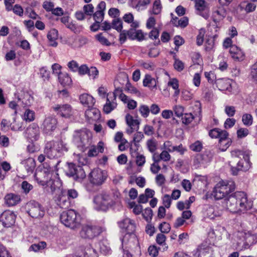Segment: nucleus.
<instances>
[{"label": "nucleus", "mask_w": 257, "mask_h": 257, "mask_svg": "<svg viewBox=\"0 0 257 257\" xmlns=\"http://www.w3.org/2000/svg\"><path fill=\"white\" fill-rule=\"evenodd\" d=\"M227 209L233 213H244L250 210L253 205L251 200H248L246 194L238 191L230 195L226 200Z\"/></svg>", "instance_id": "nucleus-1"}, {"label": "nucleus", "mask_w": 257, "mask_h": 257, "mask_svg": "<svg viewBox=\"0 0 257 257\" xmlns=\"http://www.w3.org/2000/svg\"><path fill=\"white\" fill-rule=\"evenodd\" d=\"M231 155L232 158L230 162L231 171L233 175H237L239 171L245 172L249 169L251 163L248 154L235 150L231 152Z\"/></svg>", "instance_id": "nucleus-2"}, {"label": "nucleus", "mask_w": 257, "mask_h": 257, "mask_svg": "<svg viewBox=\"0 0 257 257\" xmlns=\"http://www.w3.org/2000/svg\"><path fill=\"white\" fill-rule=\"evenodd\" d=\"M235 184L232 180L220 181L214 187L212 195L216 200H220L234 191Z\"/></svg>", "instance_id": "nucleus-3"}, {"label": "nucleus", "mask_w": 257, "mask_h": 257, "mask_svg": "<svg viewBox=\"0 0 257 257\" xmlns=\"http://www.w3.org/2000/svg\"><path fill=\"white\" fill-rule=\"evenodd\" d=\"M68 150L67 145L62 141H50L46 144L44 153L48 158L53 159L60 157L62 152H67Z\"/></svg>", "instance_id": "nucleus-4"}, {"label": "nucleus", "mask_w": 257, "mask_h": 257, "mask_svg": "<svg viewBox=\"0 0 257 257\" xmlns=\"http://www.w3.org/2000/svg\"><path fill=\"white\" fill-rule=\"evenodd\" d=\"M60 219L65 226L73 229L79 227L81 223L80 215L73 209L63 211L60 216Z\"/></svg>", "instance_id": "nucleus-5"}, {"label": "nucleus", "mask_w": 257, "mask_h": 257, "mask_svg": "<svg viewBox=\"0 0 257 257\" xmlns=\"http://www.w3.org/2000/svg\"><path fill=\"white\" fill-rule=\"evenodd\" d=\"M91 134L86 129L78 130L74 131L73 135V142L79 148L83 150L89 145Z\"/></svg>", "instance_id": "nucleus-6"}, {"label": "nucleus", "mask_w": 257, "mask_h": 257, "mask_svg": "<svg viewBox=\"0 0 257 257\" xmlns=\"http://www.w3.org/2000/svg\"><path fill=\"white\" fill-rule=\"evenodd\" d=\"M93 202L96 204L98 210L106 211L112 205V199L110 193L102 191L94 196Z\"/></svg>", "instance_id": "nucleus-7"}, {"label": "nucleus", "mask_w": 257, "mask_h": 257, "mask_svg": "<svg viewBox=\"0 0 257 257\" xmlns=\"http://www.w3.org/2000/svg\"><path fill=\"white\" fill-rule=\"evenodd\" d=\"M26 211L32 218L40 219L43 217L45 211L42 205L35 201H31L26 205Z\"/></svg>", "instance_id": "nucleus-8"}, {"label": "nucleus", "mask_w": 257, "mask_h": 257, "mask_svg": "<svg viewBox=\"0 0 257 257\" xmlns=\"http://www.w3.org/2000/svg\"><path fill=\"white\" fill-rule=\"evenodd\" d=\"M65 174L67 176L72 177L77 181H81L86 177V174L82 167L73 163H68Z\"/></svg>", "instance_id": "nucleus-9"}, {"label": "nucleus", "mask_w": 257, "mask_h": 257, "mask_svg": "<svg viewBox=\"0 0 257 257\" xmlns=\"http://www.w3.org/2000/svg\"><path fill=\"white\" fill-rule=\"evenodd\" d=\"M101 232L102 229L99 226L86 224L82 226L80 234L83 238L93 239Z\"/></svg>", "instance_id": "nucleus-10"}, {"label": "nucleus", "mask_w": 257, "mask_h": 257, "mask_svg": "<svg viewBox=\"0 0 257 257\" xmlns=\"http://www.w3.org/2000/svg\"><path fill=\"white\" fill-rule=\"evenodd\" d=\"M107 177L106 172L100 169L93 170L89 175L90 182L96 186H99L104 183Z\"/></svg>", "instance_id": "nucleus-11"}, {"label": "nucleus", "mask_w": 257, "mask_h": 257, "mask_svg": "<svg viewBox=\"0 0 257 257\" xmlns=\"http://www.w3.org/2000/svg\"><path fill=\"white\" fill-rule=\"evenodd\" d=\"M121 91L118 88L115 89L112 93H109L107 95L106 102L103 106V111L106 114H109L117 106L116 97L117 92Z\"/></svg>", "instance_id": "nucleus-12"}, {"label": "nucleus", "mask_w": 257, "mask_h": 257, "mask_svg": "<svg viewBox=\"0 0 257 257\" xmlns=\"http://www.w3.org/2000/svg\"><path fill=\"white\" fill-rule=\"evenodd\" d=\"M16 215L14 212L6 210L0 216V222L6 228L12 227L15 223Z\"/></svg>", "instance_id": "nucleus-13"}, {"label": "nucleus", "mask_w": 257, "mask_h": 257, "mask_svg": "<svg viewBox=\"0 0 257 257\" xmlns=\"http://www.w3.org/2000/svg\"><path fill=\"white\" fill-rule=\"evenodd\" d=\"M57 125V119L54 117L49 116L44 120L41 125V128L44 133L51 134L56 128Z\"/></svg>", "instance_id": "nucleus-14"}, {"label": "nucleus", "mask_w": 257, "mask_h": 257, "mask_svg": "<svg viewBox=\"0 0 257 257\" xmlns=\"http://www.w3.org/2000/svg\"><path fill=\"white\" fill-rule=\"evenodd\" d=\"M53 110L58 115L65 118H69L72 115V108L70 104H55Z\"/></svg>", "instance_id": "nucleus-15"}, {"label": "nucleus", "mask_w": 257, "mask_h": 257, "mask_svg": "<svg viewBox=\"0 0 257 257\" xmlns=\"http://www.w3.org/2000/svg\"><path fill=\"white\" fill-rule=\"evenodd\" d=\"M26 137L32 141L38 140L40 135V131L38 124L33 123L30 125L26 130Z\"/></svg>", "instance_id": "nucleus-16"}, {"label": "nucleus", "mask_w": 257, "mask_h": 257, "mask_svg": "<svg viewBox=\"0 0 257 257\" xmlns=\"http://www.w3.org/2000/svg\"><path fill=\"white\" fill-rule=\"evenodd\" d=\"M120 228L125 229L128 234L133 233L136 229L135 221L128 218H125L118 222Z\"/></svg>", "instance_id": "nucleus-17"}, {"label": "nucleus", "mask_w": 257, "mask_h": 257, "mask_svg": "<svg viewBox=\"0 0 257 257\" xmlns=\"http://www.w3.org/2000/svg\"><path fill=\"white\" fill-rule=\"evenodd\" d=\"M212 251L210 246L206 244H202L194 251V255L195 257H209L212 254Z\"/></svg>", "instance_id": "nucleus-18"}, {"label": "nucleus", "mask_w": 257, "mask_h": 257, "mask_svg": "<svg viewBox=\"0 0 257 257\" xmlns=\"http://www.w3.org/2000/svg\"><path fill=\"white\" fill-rule=\"evenodd\" d=\"M18 100L21 106L26 107L32 104L33 97L28 92L23 91L18 96Z\"/></svg>", "instance_id": "nucleus-19"}, {"label": "nucleus", "mask_w": 257, "mask_h": 257, "mask_svg": "<svg viewBox=\"0 0 257 257\" xmlns=\"http://www.w3.org/2000/svg\"><path fill=\"white\" fill-rule=\"evenodd\" d=\"M5 204L9 206H14L19 204L21 200V197L19 195L10 193L7 194L4 198Z\"/></svg>", "instance_id": "nucleus-20"}, {"label": "nucleus", "mask_w": 257, "mask_h": 257, "mask_svg": "<svg viewBox=\"0 0 257 257\" xmlns=\"http://www.w3.org/2000/svg\"><path fill=\"white\" fill-rule=\"evenodd\" d=\"M21 163L24 166L28 175L32 174L34 172L36 168V162L34 158H28L22 160Z\"/></svg>", "instance_id": "nucleus-21"}, {"label": "nucleus", "mask_w": 257, "mask_h": 257, "mask_svg": "<svg viewBox=\"0 0 257 257\" xmlns=\"http://www.w3.org/2000/svg\"><path fill=\"white\" fill-rule=\"evenodd\" d=\"M85 115L89 121H96L100 118V113L98 109L92 106L85 111Z\"/></svg>", "instance_id": "nucleus-22"}, {"label": "nucleus", "mask_w": 257, "mask_h": 257, "mask_svg": "<svg viewBox=\"0 0 257 257\" xmlns=\"http://www.w3.org/2000/svg\"><path fill=\"white\" fill-rule=\"evenodd\" d=\"M125 121L126 124L130 127L131 133L139 129L140 122L139 120L134 119L131 114L128 113L125 115Z\"/></svg>", "instance_id": "nucleus-23"}, {"label": "nucleus", "mask_w": 257, "mask_h": 257, "mask_svg": "<svg viewBox=\"0 0 257 257\" xmlns=\"http://www.w3.org/2000/svg\"><path fill=\"white\" fill-rule=\"evenodd\" d=\"M80 102L88 108L92 107L95 103V99L91 96L88 94H81L79 97Z\"/></svg>", "instance_id": "nucleus-24"}, {"label": "nucleus", "mask_w": 257, "mask_h": 257, "mask_svg": "<svg viewBox=\"0 0 257 257\" xmlns=\"http://www.w3.org/2000/svg\"><path fill=\"white\" fill-rule=\"evenodd\" d=\"M47 38L49 40V45L52 47H56L58 43L56 40L58 39V32L55 29L51 30L47 34Z\"/></svg>", "instance_id": "nucleus-25"}, {"label": "nucleus", "mask_w": 257, "mask_h": 257, "mask_svg": "<svg viewBox=\"0 0 257 257\" xmlns=\"http://www.w3.org/2000/svg\"><path fill=\"white\" fill-rule=\"evenodd\" d=\"M257 237L255 234L247 233L244 236L243 246L245 249L248 248L256 242Z\"/></svg>", "instance_id": "nucleus-26"}, {"label": "nucleus", "mask_w": 257, "mask_h": 257, "mask_svg": "<svg viewBox=\"0 0 257 257\" xmlns=\"http://www.w3.org/2000/svg\"><path fill=\"white\" fill-rule=\"evenodd\" d=\"M59 83L64 87L70 86L72 83L71 77L66 73L60 74L58 76Z\"/></svg>", "instance_id": "nucleus-27"}, {"label": "nucleus", "mask_w": 257, "mask_h": 257, "mask_svg": "<svg viewBox=\"0 0 257 257\" xmlns=\"http://www.w3.org/2000/svg\"><path fill=\"white\" fill-rule=\"evenodd\" d=\"M213 155L210 151H205L203 154L199 155L198 160L200 161L201 164H206L210 162L212 159Z\"/></svg>", "instance_id": "nucleus-28"}, {"label": "nucleus", "mask_w": 257, "mask_h": 257, "mask_svg": "<svg viewBox=\"0 0 257 257\" xmlns=\"http://www.w3.org/2000/svg\"><path fill=\"white\" fill-rule=\"evenodd\" d=\"M150 3V0H142L140 1L138 3L137 2L134 3V1L131 3V6L135 8L137 11L144 10L146 8V6Z\"/></svg>", "instance_id": "nucleus-29"}, {"label": "nucleus", "mask_w": 257, "mask_h": 257, "mask_svg": "<svg viewBox=\"0 0 257 257\" xmlns=\"http://www.w3.org/2000/svg\"><path fill=\"white\" fill-rule=\"evenodd\" d=\"M231 143L232 140L230 138L222 140L221 141H219L218 147L221 151L224 152L229 148Z\"/></svg>", "instance_id": "nucleus-30"}, {"label": "nucleus", "mask_w": 257, "mask_h": 257, "mask_svg": "<svg viewBox=\"0 0 257 257\" xmlns=\"http://www.w3.org/2000/svg\"><path fill=\"white\" fill-rule=\"evenodd\" d=\"M146 145L148 150L152 153H154L157 149V142L154 138L148 140Z\"/></svg>", "instance_id": "nucleus-31"}, {"label": "nucleus", "mask_w": 257, "mask_h": 257, "mask_svg": "<svg viewBox=\"0 0 257 257\" xmlns=\"http://www.w3.org/2000/svg\"><path fill=\"white\" fill-rule=\"evenodd\" d=\"M173 23L176 26H180L181 28H185L188 24V19L185 17H183L180 19L176 18L175 19L173 20Z\"/></svg>", "instance_id": "nucleus-32"}, {"label": "nucleus", "mask_w": 257, "mask_h": 257, "mask_svg": "<svg viewBox=\"0 0 257 257\" xmlns=\"http://www.w3.org/2000/svg\"><path fill=\"white\" fill-rule=\"evenodd\" d=\"M70 205L69 199L67 198L64 195H62L60 197L59 200V205L60 207L63 209L68 208Z\"/></svg>", "instance_id": "nucleus-33"}, {"label": "nucleus", "mask_w": 257, "mask_h": 257, "mask_svg": "<svg viewBox=\"0 0 257 257\" xmlns=\"http://www.w3.org/2000/svg\"><path fill=\"white\" fill-rule=\"evenodd\" d=\"M168 84L175 90L174 95L177 96L180 93L178 80L176 78H173L168 82Z\"/></svg>", "instance_id": "nucleus-34"}, {"label": "nucleus", "mask_w": 257, "mask_h": 257, "mask_svg": "<svg viewBox=\"0 0 257 257\" xmlns=\"http://www.w3.org/2000/svg\"><path fill=\"white\" fill-rule=\"evenodd\" d=\"M112 28L117 32H121L122 29V22L119 18L114 19L111 23Z\"/></svg>", "instance_id": "nucleus-35"}, {"label": "nucleus", "mask_w": 257, "mask_h": 257, "mask_svg": "<svg viewBox=\"0 0 257 257\" xmlns=\"http://www.w3.org/2000/svg\"><path fill=\"white\" fill-rule=\"evenodd\" d=\"M96 40L99 42L101 45L104 46H110V43L109 41L103 36L102 33H100L95 36Z\"/></svg>", "instance_id": "nucleus-36"}, {"label": "nucleus", "mask_w": 257, "mask_h": 257, "mask_svg": "<svg viewBox=\"0 0 257 257\" xmlns=\"http://www.w3.org/2000/svg\"><path fill=\"white\" fill-rule=\"evenodd\" d=\"M242 121L244 125L247 126L252 125L253 122V118L250 114L245 113L242 116Z\"/></svg>", "instance_id": "nucleus-37"}, {"label": "nucleus", "mask_w": 257, "mask_h": 257, "mask_svg": "<svg viewBox=\"0 0 257 257\" xmlns=\"http://www.w3.org/2000/svg\"><path fill=\"white\" fill-rule=\"evenodd\" d=\"M143 85L144 86H155L156 85L155 79L150 75H146L143 80Z\"/></svg>", "instance_id": "nucleus-38"}, {"label": "nucleus", "mask_w": 257, "mask_h": 257, "mask_svg": "<svg viewBox=\"0 0 257 257\" xmlns=\"http://www.w3.org/2000/svg\"><path fill=\"white\" fill-rule=\"evenodd\" d=\"M161 10L162 6L160 1L156 0L153 4L152 13L154 15H158L161 13Z\"/></svg>", "instance_id": "nucleus-39"}, {"label": "nucleus", "mask_w": 257, "mask_h": 257, "mask_svg": "<svg viewBox=\"0 0 257 257\" xmlns=\"http://www.w3.org/2000/svg\"><path fill=\"white\" fill-rule=\"evenodd\" d=\"M60 184V183L58 180L54 181L50 180L47 183V185L48 187H50L52 193L59 188V185Z\"/></svg>", "instance_id": "nucleus-40"}, {"label": "nucleus", "mask_w": 257, "mask_h": 257, "mask_svg": "<svg viewBox=\"0 0 257 257\" xmlns=\"http://www.w3.org/2000/svg\"><path fill=\"white\" fill-rule=\"evenodd\" d=\"M46 246V243L44 241H41L39 242L38 244H32L29 249L33 250L34 251H37L40 249H44Z\"/></svg>", "instance_id": "nucleus-41"}, {"label": "nucleus", "mask_w": 257, "mask_h": 257, "mask_svg": "<svg viewBox=\"0 0 257 257\" xmlns=\"http://www.w3.org/2000/svg\"><path fill=\"white\" fill-rule=\"evenodd\" d=\"M182 116L183 123L186 125L190 123L195 118V116L191 113H185Z\"/></svg>", "instance_id": "nucleus-42"}, {"label": "nucleus", "mask_w": 257, "mask_h": 257, "mask_svg": "<svg viewBox=\"0 0 257 257\" xmlns=\"http://www.w3.org/2000/svg\"><path fill=\"white\" fill-rule=\"evenodd\" d=\"M35 119V112L29 109H27L24 114V119L26 121H32Z\"/></svg>", "instance_id": "nucleus-43"}, {"label": "nucleus", "mask_w": 257, "mask_h": 257, "mask_svg": "<svg viewBox=\"0 0 257 257\" xmlns=\"http://www.w3.org/2000/svg\"><path fill=\"white\" fill-rule=\"evenodd\" d=\"M92 15L95 22L101 23L104 19V13L101 12V11H96Z\"/></svg>", "instance_id": "nucleus-44"}, {"label": "nucleus", "mask_w": 257, "mask_h": 257, "mask_svg": "<svg viewBox=\"0 0 257 257\" xmlns=\"http://www.w3.org/2000/svg\"><path fill=\"white\" fill-rule=\"evenodd\" d=\"M144 136L142 132H138L134 135L133 138V143L136 147H139V142L144 138Z\"/></svg>", "instance_id": "nucleus-45"}, {"label": "nucleus", "mask_w": 257, "mask_h": 257, "mask_svg": "<svg viewBox=\"0 0 257 257\" xmlns=\"http://www.w3.org/2000/svg\"><path fill=\"white\" fill-rule=\"evenodd\" d=\"M217 212H215V209L212 206L209 207L206 210V216L207 217L210 219H213L214 218L218 216Z\"/></svg>", "instance_id": "nucleus-46"}, {"label": "nucleus", "mask_w": 257, "mask_h": 257, "mask_svg": "<svg viewBox=\"0 0 257 257\" xmlns=\"http://www.w3.org/2000/svg\"><path fill=\"white\" fill-rule=\"evenodd\" d=\"M142 215L146 221H149L152 218L153 215V210L150 208H147L143 212Z\"/></svg>", "instance_id": "nucleus-47"}, {"label": "nucleus", "mask_w": 257, "mask_h": 257, "mask_svg": "<svg viewBox=\"0 0 257 257\" xmlns=\"http://www.w3.org/2000/svg\"><path fill=\"white\" fill-rule=\"evenodd\" d=\"M195 8L199 12L203 11L206 8L205 2L204 0H195Z\"/></svg>", "instance_id": "nucleus-48"}, {"label": "nucleus", "mask_w": 257, "mask_h": 257, "mask_svg": "<svg viewBox=\"0 0 257 257\" xmlns=\"http://www.w3.org/2000/svg\"><path fill=\"white\" fill-rule=\"evenodd\" d=\"M83 10L86 15L92 16L94 12V7L92 4L85 5L84 6Z\"/></svg>", "instance_id": "nucleus-49"}, {"label": "nucleus", "mask_w": 257, "mask_h": 257, "mask_svg": "<svg viewBox=\"0 0 257 257\" xmlns=\"http://www.w3.org/2000/svg\"><path fill=\"white\" fill-rule=\"evenodd\" d=\"M190 149L194 152H200L202 149V143L199 141H196L190 146Z\"/></svg>", "instance_id": "nucleus-50"}, {"label": "nucleus", "mask_w": 257, "mask_h": 257, "mask_svg": "<svg viewBox=\"0 0 257 257\" xmlns=\"http://www.w3.org/2000/svg\"><path fill=\"white\" fill-rule=\"evenodd\" d=\"M139 111L144 117H147L150 113V108L146 105H142L139 108Z\"/></svg>", "instance_id": "nucleus-51"}, {"label": "nucleus", "mask_w": 257, "mask_h": 257, "mask_svg": "<svg viewBox=\"0 0 257 257\" xmlns=\"http://www.w3.org/2000/svg\"><path fill=\"white\" fill-rule=\"evenodd\" d=\"M174 68L179 72L182 71L184 68V63L178 59H175Z\"/></svg>", "instance_id": "nucleus-52"}, {"label": "nucleus", "mask_w": 257, "mask_h": 257, "mask_svg": "<svg viewBox=\"0 0 257 257\" xmlns=\"http://www.w3.org/2000/svg\"><path fill=\"white\" fill-rule=\"evenodd\" d=\"M159 229L162 233H168L171 229V226L170 225L166 222H163V223H161L159 226Z\"/></svg>", "instance_id": "nucleus-53"}, {"label": "nucleus", "mask_w": 257, "mask_h": 257, "mask_svg": "<svg viewBox=\"0 0 257 257\" xmlns=\"http://www.w3.org/2000/svg\"><path fill=\"white\" fill-rule=\"evenodd\" d=\"M236 134L238 138L242 139L249 134V131L246 128H240L237 131Z\"/></svg>", "instance_id": "nucleus-54"}, {"label": "nucleus", "mask_w": 257, "mask_h": 257, "mask_svg": "<svg viewBox=\"0 0 257 257\" xmlns=\"http://www.w3.org/2000/svg\"><path fill=\"white\" fill-rule=\"evenodd\" d=\"M22 188L25 194H28L33 188V186L27 181H24L21 184Z\"/></svg>", "instance_id": "nucleus-55"}, {"label": "nucleus", "mask_w": 257, "mask_h": 257, "mask_svg": "<svg viewBox=\"0 0 257 257\" xmlns=\"http://www.w3.org/2000/svg\"><path fill=\"white\" fill-rule=\"evenodd\" d=\"M174 111L176 115L178 117L183 116L184 109V107L181 105H176L173 108Z\"/></svg>", "instance_id": "nucleus-56"}, {"label": "nucleus", "mask_w": 257, "mask_h": 257, "mask_svg": "<svg viewBox=\"0 0 257 257\" xmlns=\"http://www.w3.org/2000/svg\"><path fill=\"white\" fill-rule=\"evenodd\" d=\"M155 181L158 186H161L165 184L166 180L165 176L163 174H159L156 176Z\"/></svg>", "instance_id": "nucleus-57"}, {"label": "nucleus", "mask_w": 257, "mask_h": 257, "mask_svg": "<svg viewBox=\"0 0 257 257\" xmlns=\"http://www.w3.org/2000/svg\"><path fill=\"white\" fill-rule=\"evenodd\" d=\"M225 112L229 117L234 116L235 113V108L233 106H226L225 108Z\"/></svg>", "instance_id": "nucleus-58"}, {"label": "nucleus", "mask_w": 257, "mask_h": 257, "mask_svg": "<svg viewBox=\"0 0 257 257\" xmlns=\"http://www.w3.org/2000/svg\"><path fill=\"white\" fill-rule=\"evenodd\" d=\"M54 7L53 2L46 1L43 3V8L47 12L52 11Z\"/></svg>", "instance_id": "nucleus-59"}, {"label": "nucleus", "mask_w": 257, "mask_h": 257, "mask_svg": "<svg viewBox=\"0 0 257 257\" xmlns=\"http://www.w3.org/2000/svg\"><path fill=\"white\" fill-rule=\"evenodd\" d=\"M181 185L185 191L189 192L191 190L192 184L189 180L187 179L183 180L181 182Z\"/></svg>", "instance_id": "nucleus-60"}, {"label": "nucleus", "mask_w": 257, "mask_h": 257, "mask_svg": "<svg viewBox=\"0 0 257 257\" xmlns=\"http://www.w3.org/2000/svg\"><path fill=\"white\" fill-rule=\"evenodd\" d=\"M67 66L73 72H76L78 69L79 65L76 61L72 60L68 62Z\"/></svg>", "instance_id": "nucleus-61"}, {"label": "nucleus", "mask_w": 257, "mask_h": 257, "mask_svg": "<svg viewBox=\"0 0 257 257\" xmlns=\"http://www.w3.org/2000/svg\"><path fill=\"white\" fill-rule=\"evenodd\" d=\"M144 132L147 136H152L154 133V128L152 126L146 124L144 127Z\"/></svg>", "instance_id": "nucleus-62"}, {"label": "nucleus", "mask_w": 257, "mask_h": 257, "mask_svg": "<svg viewBox=\"0 0 257 257\" xmlns=\"http://www.w3.org/2000/svg\"><path fill=\"white\" fill-rule=\"evenodd\" d=\"M12 10L13 12L17 15L22 16L23 15V9L22 7L19 5H15Z\"/></svg>", "instance_id": "nucleus-63"}, {"label": "nucleus", "mask_w": 257, "mask_h": 257, "mask_svg": "<svg viewBox=\"0 0 257 257\" xmlns=\"http://www.w3.org/2000/svg\"><path fill=\"white\" fill-rule=\"evenodd\" d=\"M0 257H11L6 247L0 243Z\"/></svg>", "instance_id": "nucleus-64"}]
</instances>
